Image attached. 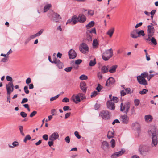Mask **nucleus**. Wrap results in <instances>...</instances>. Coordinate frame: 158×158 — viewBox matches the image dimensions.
<instances>
[{
  "mask_svg": "<svg viewBox=\"0 0 158 158\" xmlns=\"http://www.w3.org/2000/svg\"><path fill=\"white\" fill-rule=\"evenodd\" d=\"M148 90L147 89H144L142 91H139V94L141 95L145 94L148 92Z\"/></svg>",
  "mask_w": 158,
  "mask_h": 158,
  "instance_id": "41",
  "label": "nucleus"
},
{
  "mask_svg": "<svg viewBox=\"0 0 158 158\" xmlns=\"http://www.w3.org/2000/svg\"><path fill=\"white\" fill-rule=\"evenodd\" d=\"M145 121L146 122H151L153 119L152 116L150 115H146L144 117Z\"/></svg>",
  "mask_w": 158,
  "mask_h": 158,
  "instance_id": "26",
  "label": "nucleus"
},
{
  "mask_svg": "<svg viewBox=\"0 0 158 158\" xmlns=\"http://www.w3.org/2000/svg\"><path fill=\"white\" fill-rule=\"evenodd\" d=\"M8 56L3 58L1 60V62H6L8 61Z\"/></svg>",
  "mask_w": 158,
  "mask_h": 158,
  "instance_id": "53",
  "label": "nucleus"
},
{
  "mask_svg": "<svg viewBox=\"0 0 158 158\" xmlns=\"http://www.w3.org/2000/svg\"><path fill=\"white\" fill-rule=\"evenodd\" d=\"M51 7V5L50 4H48L46 5L44 8V12L45 13L47 12Z\"/></svg>",
  "mask_w": 158,
  "mask_h": 158,
  "instance_id": "30",
  "label": "nucleus"
},
{
  "mask_svg": "<svg viewBox=\"0 0 158 158\" xmlns=\"http://www.w3.org/2000/svg\"><path fill=\"white\" fill-rule=\"evenodd\" d=\"M59 135L58 133L56 131L53 133L49 137V140H56L57 139H59Z\"/></svg>",
  "mask_w": 158,
  "mask_h": 158,
  "instance_id": "9",
  "label": "nucleus"
},
{
  "mask_svg": "<svg viewBox=\"0 0 158 158\" xmlns=\"http://www.w3.org/2000/svg\"><path fill=\"white\" fill-rule=\"evenodd\" d=\"M79 98H81V99L82 100L84 99L85 98V95L82 93H79L78 94Z\"/></svg>",
  "mask_w": 158,
  "mask_h": 158,
  "instance_id": "38",
  "label": "nucleus"
},
{
  "mask_svg": "<svg viewBox=\"0 0 158 158\" xmlns=\"http://www.w3.org/2000/svg\"><path fill=\"white\" fill-rule=\"evenodd\" d=\"M69 57L70 59H73L75 58L77 56L76 53L75 51L71 49L68 52Z\"/></svg>",
  "mask_w": 158,
  "mask_h": 158,
  "instance_id": "14",
  "label": "nucleus"
},
{
  "mask_svg": "<svg viewBox=\"0 0 158 158\" xmlns=\"http://www.w3.org/2000/svg\"><path fill=\"white\" fill-rule=\"evenodd\" d=\"M131 115L136 114L135 108V107H132L131 110Z\"/></svg>",
  "mask_w": 158,
  "mask_h": 158,
  "instance_id": "37",
  "label": "nucleus"
},
{
  "mask_svg": "<svg viewBox=\"0 0 158 158\" xmlns=\"http://www.w3.org/2000/svg\"><path fill=\"white\" fill-rule=\"evenodd\" d=\"M120 111H123L125 110V103L124 104L123 106V103H121L120 105Z\"/></svg>",
  "mask_w": 158,
  "mask_h": 158,
  "instance_id": "39",
  "label": "nucleus"
},
{
  "mask_svg": "<svg viewBox=\"0 0 158 158\" xmlns=\"http://www.w3.org/2000/svg\"><path fill=\"white\" fill-rule=\"evenodd\" d=\"M63 109L64 111L71 110V109H70L69 107L67 106H64L63 108Z\"/></svg>",
  "mask_w": 158,
  "mask_h": 158,
  "instance_id": "57",
  "label": "nucleus"
},
{
  "mask_svg": "<svg viewBox=\"0 0 158 158\" xmlns=\"http://www.w3.org/2000/svg\"><path fill=\"white\" fill-rule=\"evenodd\" d=\"M107 108L109 109L114 110L115 109V106L114 103L112 102V100H110L107 102Z\"/></svg>",
  "mask_w": 158,
  "mask_h": 158,
  "instance_id": "11",
  "label": "nucleus"
},
{
  "mask_svg": "<svg viewBox=\"0 0 158 158\" xmlns=\"http://www.w3.org/2000/svg\"><path fill=\"white\" fill-rule=\"evenodd\" d=\"M114 132L113 130L109 131L108 132L107 135V138L109 139L113 138L114 135Z\"/></svg>",
  "mask_w": 158,
  "mask_h": 158,
  "instance_id": "22",
  "label": "nucleus"
},
{
  "mask_svg": "<svg viewBox=\"0 0 158 158\" xmlns=\"http://www.w3.org/2000/svg\"><path fill=\"white\" fill-rule=\"evenodd\" d=\"M52 20L55 22H59L61 17L60 15L57 13H54L52 16Z\"/></svg>",
  "mask_w": 158,
  "mask_h": 158,
  "instance_id": "12",
  "label": "nucleus"
},
{
  "mask_svg": "<svg viewBox=\"0 0 158 158\" xmlns=\"http://www.w3.org/2000/svg\"><path fill=\"white\" fill-rule=\"evenodd\" d=\"M87 14L88 16H92L94 14V11L91 10H88Z\"/></svg>",
  "mask_w": 158,
  "mask_h": 158,
  "instance_id": "36",
  "label": "nucleus"
},
{
  "mask_svg": "<svg viewBox=\"0 0 158 158\" xmlns=\"http://www.w3.org/2000/svg\"><path fill=\"white\" fill-rule=\"evenodd\" d=\"M44 31V30L43 29H41L38 32H37V33H36V35L37 36H38L40 35L43 32V31Z\"/></svg>",
  "mask_w": 158,
  "mask_h": 158,
  "instance_id": "52",
  "label": "nucleus"
},
{
  "mask_svg": "<svg viewBox=\"0 0 158 158\" xmlns=\"http://www.w3.org/2000/svg\"><path fill=\"white\" fill-rule=\"evenodd\" d=\"M93 48L94 49L96 48L98 46V43L97 40H93L92 43Z\"/></svg>",
  "mask_w": 158,
  "mask_h": 158,
  "instance_id": "27",
  "label": "nucleus"
},
{
  "mask_svg": "<svg viewBox=\"0 0 158 158\" xmlns=\"http://www.w3.org/2000/svg\"><path fill=\"white\" fill-rule=\"evenodd\" d=\"M130 106V104L129 103H125V112L126 114H127L128 112Z\"/></svg>",
  "mask_w": 158,
  "mask_h": 158,
  "instance_id": "31",
  "label": "nucleus"
},
{
  "mask_svg": "<svg viewBox=\"0 0 158 158\" xmlns=\"http://www.w3.org/2000/svg\"><path fill=\"white\" fill-rule=\"evenodd\" d=\"M82 62V60L81 59H78L75 62L76 64H79Z\"/></svg>",
  "mask_w": 158,
  "mask_h": 158,
  "instance_id": "64",
  "label": "nucleus"
},
{
  "mask_svg": "<svg viewBox=\"0 0 158 158\" xmlns=\"http://www.w3.org/2000/svg\"><path fill=\"white\" fill-rule=\"evenodd\" d=\"M137 29L133 30L130 33V36L134 39H136L137 38Z\"/></svg>",
  "mask_w": 158,
  "mask_h": 158,
  "instance_id": "20",
  "label": "nucleus"
},
{
  "mask_svg": "<svg viewBox=\"0 0 158 158\" xmlns=\"http://www.w3.org/2000/svg\"><path fill=\"white\" fill-rule=\"evenodd\" d=\"M140 101L139 99H136L134 101L135 105V106H138L139 103Z\"/></svg>",
  "mask_w": 158,
  "mask_h": 158,
  "instance_id": "51",
  "label": "nucleus"
},
{
  "mask_svg": "<svg viewBox=\"0 0 158 158\" xmlns=\"http://www.w3.org/2000/svg\"><path fill=\"white\" fill-rule=\"evenodd\" d=\"M72 68L73 67H67L64 69V70L67 72H70L71 71Z\"/></svg>",
  "mask_w": 158,
  "mask_h": 158,
  "instance_id": "49",
  "label": "nucleus"
},
{
  "mask_svg": "<svg viewBox=\"0 0 158 158\" xmlns=\"http://www.w3.org/2000/svg\"><path fill=\"white\" fill-rule=\"evenodd\" d=\"M28 101V100L27 98H24L22 99V100L21 102V103L23 104L24 103L27 102Z\"/></svg>",
  "mask_w": 158,
  "mask_h": 158,
  "instance_id": "59",
  "label": "nucleus"
},
{
  "mask_svg": "<svg viewBox=\"0 0 158 158\" xmlns=\"http://www.w3.org/2000/svg\"><path fill=\"white\" fill-rule=\"evenodd\" d=\"M19 143L17 141H14L12 143V145H9V147L10 148H13L15 147L18 146L19 145Z\"/></svg>",
  "mask_w": 158,
  "mask_h": 158,
  "instance_id": "32",
  "label": "nucleus"
},
{
  "mask_svg": "<svg viewBox=\"0 0 158 158\" xmlns=\"http://www.w3.org/2000/svg\"><path fill=\"white\" fill-rule=\"evenodd\" d=\"M111 144V147L112 148H114L115 145V140L114 139H112L110 142Z\"/></svg>",
  "mask_w": 158,
  "mask_h": 158,
  "instance_id": "44",
  "label": "nucleus"
},
{
  "mask_svg": "<svg viewBox=\"0 0 158 158\" xmlns=\"http://www.w3.org/2000/svg\"><path fill=\"white\" fill-rule=\"evenodd\" d=\"M77 17V21L81 23H84L87 19L86 17L83 14H79Z\"/></svg>",
  "mask_w": 158,
  "mask_h": 158,
  "instance_id": "10",
  "label": "nucleus"
},
{
  "mask_svg": "<svg viewBox=\"0 0 158 158\" xmlns=\"http://www.w3.org/2000/svg\"><path fill=\"white\" fill-rule=\"evenodd\" d=\"M98 94V92L95 91H94L91 93L90 96L91 98L95 97Z\"/></svg>",
  "mask_w": 158,
  "mask_h": 158,
  "instance_id": "40",
  "label": "nucleus"
},
{
  "mask_svg": "<svg viewBox=\"0 0 158 158\" xmlns=\"http://www.w3.org/2000/svg\"><path fill=\"white\" fill-rule=\"evenodd\" d=\"M72 100L76 103H78L81 101L80 98L77 94V95H73L71 98Z\"/></svg>",
  "mask_w": 158,
  "mask_h": 158,
  "instance_id": "15",
  "label": "nucleus"
},
{
  "mask_svg": "<svg viewBox=\"0 0 158 158\" xmlns=\"http://www.w3.org/2000/svg\"><path fill=\"white\" fill-rule=\"evenodd\" d=\"M109 147V144L106 141H104L102 142L101 147L103 149H107Z\"/></svg>",
  "mask_w": 158,
  "mask_h": 158,
  "instance_id": "18",
  "label": "nucleus"
},
{
  "mask_svg": "<svg viewBox=\"0 0 158 158\" xmlns=\"http://www.w3.org/2000/svg\"><path fill=\"white\" fill-rule=\"evenodd\" d=\"M153 25L151 23L150 25L147 26V35L148 36H152L155 33V29L153 26Z\"/></svg>",
  "mask_w": 158,
  "mask_h": 158,
  "instance_id": "4",
  "label": "nucleus"
},
{
  "mask_svg": "<svg viewBox=\"0 0 158 158\" xmlns=\"http://www.w3.org/2000/svg\"><path fill=\"white\" fill-rule=\"evenodd\" d=\"M109 68V66H104L101 68V71L102 73H104L107 72L108 71V69Z\"/></svg>",
  "mask_w": 158,
  "mask_h": 158,
  "instance_id": "28",
  "label": "nucleus"
},
{
  "mask_svg": "<svg viewBox=\"0 0 158 158\" xmlns=\"http://www.w3.org/2000/svg\"><path fill=\"white\" fill-rule=\"evenodd\" d=\"M55 64H56V66L59 69H62L63 66L62 63L59 60H56Z\"/></svg>",
  "mask_w": 158,
  "mask_h": 158,
  "instance_id": "21",
  "label": "nucleus"
},
{
  "mask_svg": "<svg viewBox=\"0 0 158 158\" xmlns=\"http://www.w3.org/2000/svg\"><path fill=\"white\" fill-rule=\"evenodd\" d=\"M125 150H122L119 152H117L119 156H121L124 152Z\"/></svg>",
  "mask_w": 158,
  "mask_h": 158,
  "instance_id": "58",
  "label": "nucleus"
},
{
  "mask_svg": "<svg viewBox=\"0 0 158 158\" xmlns=\"http://www.w3.org/2000/svg\"><path fill=\"white\" fill-rule=\"evenodd\" d=\"M65 141L67 143H69L70 141V139L68 136L66 137L64 139Z\"/></svg>",
  "mask_w": 158,
  "mask_h": 158,
  "instance_id": "62",
  "label": "nucleus"
},
{
  "mask_svg": "<svg viewBox=\"0 0 158 158\" xmlns=\"http://www.w3.org/2000/svg\"><path fill=\"white\" fill-rule=\"evenodd\" d=\"M86 84L84 82H81L80 84V87L82 91L84 92H85L86 91Z\"/></svg>",
  "mask_w": 158,
  "mask_h": 158,
  "instance_id": "17",
  "label": "nucleus"
},
{
  "mask_svg": "<svg viewBox=\"0 0 158 158\" xmlns=\"http://www.w3.org/2000/svg\"><path fill=\"white\" fill-rule=\"evenodd\" d=\"M95 24L94 21H92L90 22L88 24L86 25V27L87 29H89L93 27Z\"/></svg>",
  "mask_w": 158,
  "mask_h": 158,
  "instance_id": "29",
  "label": "nucleus"
},
{
  "mask_svg": "<svg viewBox=\"0 0 158 158\" xmlns=\"http://www.w3.org/2000/svg\"><path fill=\"white\" fill-rule=\"evenodd\" d=\"M119 156L117 152H115L111 156V158H116Z\"/></svg>",
  "mask_w": 158,
  "mask_h": 158,
  "instance_id": "43",
  "label": "nucleus"
},
{
  "mask_svg": "<svg viewBox=\"0 0 158 158\" xmlns=\"http://www.w3.org/2000/svg\"><path fill=\"white\" fill-rule=\"evenodd\" d=\"M99 115L104 119L107 120L110 118L109 113L107 111H102L100 113Z\"/></svg>",
  "mask_w": 158,
  "mask_h": 158,
  "instance_id": "5",
  "label": "nucleus"
},
{
  "mask_svg": "<svg viewBox=\"0 0 158 158\" xmlns=\"http://www.w3.org/2000/svg\"><path fill=\"white\" fill-rule=\"evenodd\" d=\"M79 79L81 80H86L88 79V77L87 76L83 74L80 77Z\"/></svg>",
  "mask_w": 158,
  "mask_h": 158,
  "instance_id": "35",
  "label": "nucleus"
},
{
  "mask_svg": "<svg viewBox=\"0 0 158 158\" xmlns=\"http://www.w3.org/2000/svg\"><path fill=\"white\" fill-rule=\"evenodd\" d=\"M20 115L23 118H25L27 117V114L24 112L22 111L20 112Z\"/></svg>",
  "mask_w": 158,
  "mask_h": 158,
  "instance_id": "48",
  "label": "nucleus"
},
{
  "mask_svg": "<svg viewBox=\"0 0 158 158\" xmlns=\"http://www.w3.org/2000/svg\"><path fill=\"white\" fill-rule=\"evenodd\" d=\"M146 40L147 41H151V42L154 45H156L157 44V41L154 37L152 36H148V38L146 39Z\"/></svg>",
  "mask_w": 158,
  "mask_h": 158,
  "instance_id": "16",
  "label": "nucleus"
},
{
  "mask_svg": "<svg viewBox=\"0 0 158 158\" xmlns=\"http://www.w3.org/2000/svg\"><path fill=\"white\" fill-rule=\"evenodd\" d=\"M50 141L48 142V144L50 147L53 145L54 142V140H49Z\"/></svg>",
  "mask_w": 158,
  "mask_h": 158,
  "instance_id": "63",
  "label": "nucleus"
},
{
  "mask_svg": "<svg viewBox=\"0 0 158 158\" xmlns=\"http://www.w3.org/2000/svg\"><path fill=\"white\" fill-rule=\"evenodd\" d=\"M72 20V24L74 25L77 23L78 21V17L76 15H74L71 18Z\"/></svg>",
  "mask_w": 158,
  "mask_h": 158,
  "instance_id": "25",
  "label": "nucleus"
},
{
  "mask_svg": "<svg viewBox=\"0 0 158 158\" xmlns=\"http://www.w3.org/2000/svg\"><path fill=\"white\" fill-rule=\"evenodd\" d=\"M43 138L45 140H47L48 139V136L47 134H45L43 135Z\"/></svg>",
  "mask_w": 158,
  "mask_h": 158,
  "instance_id": "60",
  "label": "nucleus"
},
{
  "mask_svg": "<svg viewBox=\"0 0 158 158\" xmlns=\"http://www.w3.org/2000/svg\"><path fill=\"white\" fill-rule=\"evenodd\" d=\"M13 87L14 85L12 82H10L8 84L6 85V87L7 94H10L11 92L13 91Z\"/></svg>",
  "mask_w": 158,
  "mask_h": 158,
  "instance_id": "6",
  "label": "nucleus"
},
{
  "mask_svg": "<svg viewBox=\"0 0 158 158\" xmlns=\"http://www.w3.org/2000/svg\"><path fill=\"white\" fill-rule=\"evenodd\" d=\"M88 33H94L95 34H96V29L95 28H93L91 30H89L87 31L86 32L87 34H88Z\"/></svg>",
  "mask_w": 158,
  "mask_h": 158,
  "instance_id": "33",
  "label": "nucleus"
},
{
  "mask_svg": "<svg viewBox=\"0 0 158 158\" xmlns=\"http://www.w3.org/2000/svg\"><path fill=\"white\" fill-rule=\"evenodd\" d=\"M117 67V65H113L110 67V69L108 70V71L111 73H114L116 72Z\"/></svg>",
  "mask_w": 158,
  "mask_h": 158,
  "instance_id": "24",
  "label": "nucleus"
},
{
  "mask_svg": "<svg viewBox=\"0 0 158 158\" xmlns=\"http://www.w3.org/2000/svg\"><path fill=\"white\" fill-rule=\"evenodd\" d=\"M6 78L7 81H10V82H12L11 81L12 80V78L9 76H7L6 77Z\"/></svg>",
  "mask_w": 158,
  "mask_h": 158,
  "instance_id": "61",
  "label": "nucleus"
},
{
  "mask_svg": "<svg viewBox=\"0 0 158 158\" xmlns=\"http://www.w3.org/2000/svg\"><path fill=\"white\" fill-rule=\"evenodd\" d=\"M37 112L36 111H34L32 112L30 115V117H32L35 115H36V114H37Z\"/></svg>",
  "mask_w": 158,
  "mask_h": 158,
  "instance_id": "56",
  "label": "nucleus"
},
{
  "mask_svg": "<svg viewBox=\"0 0 158 158\" xmlns=\"http://www.w3.org/2000/svg\"><path fill=\"white\" fill-rule=\"evenodd\" d=\"M120 121L124 124H127L129 122V119L126 115H121L120 117Z\"/></svg>",
  "mask_w": 158,
  "mask_h": 158,
  "instance_id": "7",
  "label": "nucleus"
},
{
  "mask_svg": "<svg viewBox=\"0 0 158 158\" xmlns=\"http://www.w3.org/2000/svg\"><path fill=\"white\" fill-rule=\"evenodd\" d=\"M79 49L81 52L84 54L88 52L89 51V48L88 46L84 43H83L80 44Z\"/></svg>",
  "mask_w": 158,
  "mask_h": 158,
  "instance_id": "3",
  "label": "nucleus"
},
{
  "mask_svg": "<svg viewBox=\"0 0 158 158\" xmlns=\"http://www.w3.org/2000/svg\"><path fill=\"white\" fill-rule=\"evenodd\" d=\"M74 134H75V136L77 138H78V139L81 138V137L79 135L78 132H77V131H75L74 132Z\"/></svg>",
  "mask_w": 158,
  "mask_h": 158,
  "instance_id": "55",
  "label": "nucleus"
},
{
  "mask_svg": "<svg viewBox=\"0 0 158 158\" xmlns=\"http://www.w3.org/2000/svg\"><path fill=\"white\" fill-rule=\"evenodd\" d=\"M96 63V59H94V60H91L90 61L89 65L90 66H94Z\"/></svg>",
  "mask_w": 158,
  "mask_h": 158,
  "instance_id": "34",
  "label": "nucleus"
},
{
  "mask_svg": "<svg viewBox=\"0 0 158 158\" xmlns=\"http://www.w3.org/2000/svg\"><path fill=\"white\" fill-rule=\"evenodd\" d=\"M137 38L141 36H143L145 35V34L143 30H139V29H137Z\"/></svg>",
  "mask_w": 158,
  "mask_h": 158,
  "instance_id": "19",
  "label": "nucleus"
},
{
  "mask_svg": "<svg viewBox=\"0 0 158 158\" xmlns=\"http://www.w3.org/2000/svg\"><path fill=\"white\" fill-rule=\"evenodd\" d=\"M113 52L112 48L107 50L103 53L102 57L105 61L108 60L113 56Z\"/></svg>",
  "mask_w": 158,
  "mask_h": 158,
  "instance_id": "2",
  "label": "nucleus"
},
{
  "mask_svg": "<svg viewBox=\"0 0 158 158\" xmlns=\"http://www.w3.org/2000/svg\"><path fill=\"white\" fill-rule=\"evenodd\" d=\"M137 79L138 82L140 84L146 85L148 83L147 81L142 76H138L137 77Z\"/></svg>",
  "mask_w": 158,
  "mask_h": 158,
  "instance_id": "8",
  "label": "nucleus"
},
{
  "mask_svg": "<svg viewBox=\"0 0 158 158\" xmlns=\"http://www.w3.org/2000/svg\"><path fill=\"white\" fill-rule=\"evenodd\" d=\"M59 95L58 94V95H57L54 97H53L51 98H50V101H52L58 98V97H59Z\"/></svg>",
  "mask_w": 158,
  "mask_h": 158,
  "instance_id": "47",
  "label": "nucleus"
},
{
  "mask_svg": "<svg viewBox=\"0 0 158 158\" xmlns=\"http://www.w3.org/2000/svg\"><path fill=\"white\" fill-rule=\"evenodd\" d=\"M148 75V73L146 72H144L141 73L140 76H142V77H143L145 78Z\"/></svg>",
  "mask_w": 158,
  "mask_h": 158,
  "instance_id": "45",
  "label": "nucleus"
},
{
  "mask_svg": "<svg viewBox=\"0 0 158 158\" xmlns=\"http://www.w3.org/2000/svg\"><path fill=\"white\" fill-rule=\"evenodd\" d=\"M69 101V99L67 97L64 98L62 100V101L63 102H68Z\"/></svg>",
  "mask_w": 158,
  "mask_h": 158,
  "instance_id": "54",
  "label": "nucleus"
},
{
  "mask_svg": "<svg viewBox=\"0 0 158 158\" xmlns=\"http://www.w3.org/2000/svg\"><path fill=\"white\" fill-rule=\"evenodd\" d=\"M112 102L114 103H117L118 101V98L115 97H113L112 99Z\"/></svg>",
  "mask_w": 158,
  "mask_h": 158,
  "instance_id": "46",
  "label": "nucleus"
},
{
  "mask_svg": "<svg viewBox=\"0 0 158 158\" xmlns=\"http://www.w3.org/2000/svg\"><path fill=\"white\" fill-rule=\"evenodd\" d=\"M114 31V28L112 27L110 29L108 30L106 33V34L109 35L110 37H111Z\"/></svg>",
  "mask_w": 158,
  "mask_h": 158,
  "instance_id": "23",
  "label": "nucleus"
},
{
  "mask_svg": "<svg viewBox=\"0 0 158 158\" xmlns=\"http://www.w3.org/2000/svg\"><path fill=\"white\" fill-rule=\"evenodd\" d=\"M24 90L26 94H28L29 92V91L28 90V86H24Z\"/></svg>",
  "mask_w": 158,
  "mask_h": 158,
  "instance_id": "50",
  "label": "nucleus"
},
{
  "mask_svg": "<svg viewBox=\"0 0 158 158\" xmlns=\"http://www.w3.org/2000/svg\"><path fill=\"white\" fill-rule=\"evenodd\" d=\"M31 138L29 135H27L25 137L24 139L23 140L24 142L26 143L27 140H29L31 139Z\"/></svg>",
  "mask_w": 158,
  "mask_h": 158,
  "instance_id": "42",
  "label": "nucleus"
},
{
  "mask_svg": "<svg viewBox=\"0 0 158 158\" xmlns=\"http://www.w3.org/2000/svg\"><path fill=\"white\" fill-rule=\"evenodd\" d=\"M148 133L149 135H152L151 145L152 147H156L158 144V139L156 135L158 133L157 129L154 127H152L151 129L148 131Z\"/></svg>",
  "mask_w": 158,
  "mask_h": 158,
  "instance_id": "1",
  "label": "nucleus"
},
{
  "mask_svg": "<svg viewBox=\"0 0 158 158\" xmlns=\"http://www.w3.org/2000/svg\"><path fill=\"white\" fill-rule=\"evenodd\" d=\"M115 82V80L112 77H110L107 80L106 84L107 86H110L113 85Z\"/></svg>",
  "mask_w": 158,
  "mask_h": 158,
  "instance_id": "13",
  "label": "nucleus"
}]
</instances>
